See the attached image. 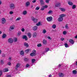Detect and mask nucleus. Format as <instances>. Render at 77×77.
I'll list each match as a JSON object with an SVG mask.
<instances>
[{
  "label": "nucleus",
  "instance_id": "nucleus-1",
  "mask_svg": "<svg viewBox=\"0 0 77 77\" xmlns=\"http://www.w3.org/2000/svg\"><path fill=\"white\" fill-rule=\"evenodd\" d=\"M65 14H62L60 15V17L58 19V21H59L60 22L62 21L63 20V17H65Z\"/></svg>",
  "mask_w": 77,
  "mask_h": 77
},
{
  "label": "nucleus",
  "instance_id": "nucleus-2",
  "mask_svg": "<svg viewBox=\"0 0 77 77\" xmlns=\"http://www.w3.org/2000/svg\"><path fill=\"white\" fill-rule=\"evenodd\" d=\"M9 7L11 9H15V4L14 3L11 4L9 5Z\"/></svg>",
  "mask_w": 77,
  "mask_h": 77
},
{
  "label": "nucleus",
  "instance_id": "nucleus-3",
  "mask_svg": "<svg viewBox=\"0 0 77 77\" xmlns=\"http://www.w3.org/2000/svg\"><path fill=\"white\" fill-rule=\"evenodd\" d=\"M36 50H33V52L30 54V55L31 56H36Z\"/></svg>",
  "mask_w": 77,
  "mask_h": 77
},
{
  "label": "nucleus",
  "instance_id": "nucleus-4",
  "mask_svg": "<svg viewBox=\"0 0 77 77\" xmlns=\"http://www.w3.org/2000/svg\"><path fill=\"white\" fill-rule=\"evenodd\" d=\"M40 6H41L44 5L45 2H44V0H40Z\"/></svg>",
  "mask_w": 77,
  "mask_h": 77
},
{
  "label": "nucleus",
  "instance_id": "nucleus-5",
  "mask_svg": "<svg viewBox=\"0 0 77 77\" xmlns=\"http://www.w3.org/2000/svg\"><path fill=\"white\" fill-rule=\"evenodd\" d=\"M46 19L48 21H51L52 20L53 18H52V17H47Z\"/></svg>",
  "mask_w": 77,
  "mask_h": 77
},
{
  "label": "nucleus",
  "instance_id": "nucleus-6",
  "mask_svg": "<svg viewBox=\"0 0 77 77\" xmlns=\"http://www.w3.org/2000/svg\"><path fill=\"white\" fill-rule=\"evenodd\" d=\"M8 42L9 43H11V44L12 43V42H13V39H12V38H9L8 40Z\"/></svg>",
  "mask_w": 77,
  "mask_h": 77
},
{
  "label": "nucleus",
  "instance_id": "nucleus-7",
  "mask_svg": "<svg viewBox=\"0 0 77 77\" xmlns=\"http://www.w3.org/2000/svg\"><path fill=\"white\" fill-rule=\"evenodd\" d=\"M69 42L72 44H74V41L72 39H70L69 40Z\"/></svg>",
  "mask_w": 77,
  "mask_h": 77
},
{
  "label": "nucleus",
  "instance_id": "nucleus-8",
  "mask_svg": "<svg viewBox=\"0 0 77 77\" xmlns=\"http://www.w3.org/2000/svg\"><path fill=\"white\" fill-rule=\"evenodd\" d=\"M2 24H5L6 22V19L5 18H2Z\"/></svg>",
  "mask_w": 77,
  "mask_h": 77
},
{
  "label": "nucleus",
  "instance_id": "nucleus-9",
  "mask_svg": "<svg viewBox=\"0 0 77 77\" xmlns=\"http://www.w3.org/2000/svg\"><path fill=\"white\" fill-rule=\"evenodd\" d=\"M59 9L61 11H62V12H65V11H66L65 9L62 8H59Z\"/></svg>",
  "mask_w": 77,
  "mask_h": 77
},
{
  "label": "nucleus",
  "instance_id": "nucleus-10",
  "mask_svg": "<svg viewBox=\"0 0 77 77\" xmlns=\"http://www.w3.org/2000/svg\"><path fill=\"white\" fill-rule=\"evenodd\" d=\"M32 29L33 30H34V31H36L38 29V26H35L33 27L32 28Z\"/></svg>",
  "mask_w": 77,
  "mask_h": 77
},
{
  "label": "nucleus",
  "instance_id": "nucleus-11",
  "mask_svg": "<svg viewBox=\"0 0 77 77\" xmlns=\"http://www.w3.org/2000/svg\"><path fill=\"white\" fill-rule=\"evenodd\" d=\"M15 28V26L14 25H13L10 26V29L11 30H14Z\"/></svg>",
  "mask_w": 77,
  "mask_h": 77
},
{
  "label": "nucleus",
  "instance_id": "nucleus-12",
  "mask_svg": "<svg viewBox=\"0 0 77 77\" xmlns=\"http://www.w3.org/2000/svg\"><path fill=\"white\" fill-rule=\"evenodd\" d=\"M30 2L28 1L25 4V5L26 7H28L30 5Z\"/></svg>",
  "mask_w": 77,
  "mask_h": 77
},
{
  "label": "nucleus",
  "instance_id": "nucleus-13",
  "mask_svg": "<svg viewBox=\"0 0 77 77\" xmlns=\"http://www.w3.org/2000/svg\"><path fill=\"white\" fill-rule=\"evenodd\" d=\"M22 38L23 39H25V41H27V39H28V38H27V37L25 35L23 36Z\"/></svg>",
  "mask_w": 77,
  "mask_h": 77
},
{
  "label": "nucleus",
  "instance_id": "nucleus-14",
  "mask_svg": "<svg viewBox=\"0 0 77 77\" xmlns=\"http://www.w3.org/2000/svg\"><path fill=\"white\" fill-rule=\"evenodd\" d=\"M68 4L70 6H72L73 5V3L71 1H69L68 2Z\"/></svg>",
  "mask_w": 77,
  "mask_h": 77
},
{
  "label": "nucleus",
  "instance_id": "nucleus-15",
  "mask_svg": "<svg viewBox=\"0 0 77 77\" xmlns=\"http://www.w3.org/2000/svg\"><path fill=\"white\" fill-rule=\"evenodd\" d=\"M36 25L37 26H42V24H41L40 22H39L38 23H36Z\"/></svg>",
  "mask_w": 77,
  "mask_h": 77
},
{
  "label": "nucleus",
  "instance_id": "nucleus-16",
  "mask_svg": "<svg viewBox=\"0 0 77 77\" xmlns=\"http://www.w3.org/2000/svg\"><path fill=\"white\" fill-rule=\"evenodd\" d=\"M27 35L29 38L32 37V33L30 32H28L27 33Z\"/></svg>",
  "mask_w": 77,
  "mask_h": 77
},
{
  "label": "nucleus",
  "instance_id": "nucleus-17",
  "mask_svg": "<svg viewBox=\"0 0 77 77\" xmlns=\"http://www.w3.org/2000/svg\"><path fill=\"white\" fill-rule=\"evenodd\" d=\"M27 14V11H23V15H26V14Z\"/></svg>",
  "mask_w": 77,
  "mask_h": 77
},
{
  "label": "nucleus",
  "instance_id": "nucleus-18",
  "mask_svg": "<svg viewBox=\"0 0 77 77\" xmlns=\"http://www.w3.org/2000/svg\"><path fill=\"white\" fill-rule=\"evenodd\" d=\"M21 32L20 31H19L17 33V35L18 36H20L21 35Z\"/></svg>",
  "mask_w": 77,
  "mask_h": 77
},
{
  "label": "nucleus",
  "instance_id": "nucleus-19",
  "mask_svg": "<svg viewBox=\"0 0 77 77\" xmlns=\"http://www.w3.org/2000/svg\"><path fill=\"white\" fill-rule=\"evenodd\" d=\"M17 40H18V39H17V38H14L13 39V42L14 41V42H17Z\"/></svg>",
  "mask_w": 77,
  "mask_h": 77
},
{
  "label": "nucleus",
  "instance_id": "nucleus-20",
  "mask_svg": "<svg viewBox=\"0 0 77 77\" xmlns=\"http://www.w3.org/2000/svg\"><path fill=\"white\" fill-rule=\"evenodd\" d=\"M43 44L46 45V44H47V41L46 40H43Z\"/></svg>",
  "mask_w": 77,
  "mask_h": 77
},
{
  "label": "nucleus",
  "instance_id": "nucleus-21",
  "mask_svg": "<svg viewBox=\"0 0 77 77\" xmlns=\"http://www.w3.org/2000/svg\"><path fill=\"white\" fill-rule=\"evenodd\" d=\"M59 76L60 77H63L64 76V74L62 73H59Z\"/></svg>",
  "mask_w": 77,
  "mask_h": 77
},
{
  "label": "nucleus",
  "instance_id": "nucleus-22",
  "mask_svg": "<svg viewBox=\"0 0 77 77\" xmlns=\"http://www.w3.org/2000/svg\"><path fill=\"white\" fill-rule=\"evenodd\" d=\"M24 46L27 47H29V45L28 44V43L26 42H25L24 43Z\"/></svg>",
  "mask_w": 77,
  "mask_h": 77
},
{
  "label": "nucleus",
  "instance_id": "nucleus-23",
  "mask_svg": "<svg viewBox=\"0 0 77 77\" xmlns=\"http://www.w3.org/2000/svg\"><path fill=\"white\" fill-rule=\"evenodd\" d=\"M37 36L36 32H34L33 33V37H35Z\"/></svg>",
  "mask_w": 77,
  "mask_h": 77
},
{
  "label": "nucleus",
  "instance_id": "nucleus-24",
  "mask_svg": "<svg viewBox=\"0 0 77 77\" xmlns=\"http://www.w3.org/2000/svg\"><path fill=\"white\" fill-rule=\"evenodd\" d=\"M60 6V3H58L55 4L56 7H59Z\"/></svg>",
  "mask_w": 77,
  "mask_h": 77
},
{
  "label": "nucleus",
  "instance_id": "nucleus-25",
  "mask_svg": "<svg viewBox=\"0 0 77 77\" xmlns=\"http://www.w3.org/2000/svg\"><path fill=\"white\" fill-rule=\"evenodd\" d=\"M9 71V69H4L3 70V72H7Z\"/></svg>",
  "mask_w": 77,
  "mask_h": 77
},
{
  "label": "nucleus",
  "instance_id": "nucleus-26",
  "mask_svg": "<svg viewBox=\"0 0 77 77\" xmlns=\"http://www.w3.org/2000/svg\"><path fill=\"white\" fill-rule=\"evenodd\" d=\"M20 64L19 63H18L16 65V68H17L20 67Z\"/></svg>",
  "mask_w": 77,
  "mask_h": 77
},
{
  "label": "nucleus",
  "instance_id": "nucleus-27",
  "mask_svg": "<svg viewBox=\"0 0 77 77\" xmlns=\"http://www.w3.org/2000/svg\"><path fill=\"white\" fill-rule=\"evenodd\" d=\"M52 27L53 29H55V28H56V25L55 24H54L52 25Z\"/></svg>",
  "mask_w": 77,
  "mask_h": 77
},
{
  "label": "nucleus",
  "instance_id": "nucleus-28",
  "mask_svg": "<svg viewBox=\"0 0 77 77\" xmlns=\"http://www.w3.org/2000/svg\"><path fill=\"white\" fill-rule=\"evenodd\" d=\"M76 8V5H74L72 6V9H75Z\"/></svg>",
  "mask_w": 77,
  "mask_h": 77
},
{
  "label": "nucleus",
  "instance_id": "nucleus-29",
  "mask_svg": "<svg viewBox=\"0 0 77 77\" xmlns=\"http://www.w3.org/2000/svg\"><path fill=\"white\" fill-rule=\"evenodd\" d=\"M6 37V35L5 34H3L2 36V38H5Z\"/></svg>",
  "mask_w": 77,
  "mask_h": 77
},
{
  "label": "nucleus",
  "instance_id": "nucleus-30",
  "mask_svg": "<svg viewBox=\"0 0 77 77\" xmlns=\"http://www.w3.org/2000/svg\"><path fill=\"white\" fill-rule=\"evenodd\" d=\"M72 73L74 74H77V71L75 70H74L73 71Z\"/></svg>",
  "mask_w": 77,
  "mask_h": 77
},
{
  "label": "nucleus",
  "instance_id": "nucleus-31",
  "mask_svg": "<svg viewBox=\"0 0 77 77\" xmlns=\"http://www.w3.org/2000/svg\"><path fill=\"white\" fill-rule=\"evenodd\" d=\"M20 54L21 55H24V51H20Z\"/></svg>",
  "mask_w": 77,
  "mask_h": 77
},
{
  "label": "nucleus",
  "instance_id": "nucleus-32",
  "mask_svg": "<svg viewBox=\"0 0 77 77\" xmlns=\"http://www.w3.org/2000/svg\"><path fill=\"white\" fill-rule=\"evenodd\" d=\"M65 28L66 29H69V27H68V25L66 24L65 25Z\"/></svg>",
  "mask_w": 77,
  "mask_h": 77
},
{
  "label": "nucleus",
  "instance_id": "nucleus-33",
  "mask_svg": "<svg viewBox=\"0 0 77 77\" xmlns=\"http://www.w3.org/2000/svg\"><path fill=\"white\" fill-rule=\"evenodd\" d=\"M45 9V7L44 6H42L41 8V11H44Z\"/></svg>",
  "mask_w": 77,
  "mask_h": 77
},
{
  "label": "nucleus",
  "instance_id": "nucleus-34",
  "mask_svg": "<svg viewBox=\"0 0 77 77\" xmlns=\"http://www.w3.org/2000/svg\"><path fill=\"white\" fill-rule=\"evenodd\" d=\"M64 45L66 48H67V47H69L68 44H67V43H65L64 44Z\"/></svg>",
  "mask_w": 77,
  "mask_h": 77
},
{
  "label": "nucleus",
  "instance_id": "nucleus-35",
  "mask_svg": "<svg viewBox=\"0 0 77 77\" xmlns=\"http://www.w3.org/2000/svg\"><path fill=\"white\" fill-rule=\"evenodd\" d=\"M47 32V31H46V30L45 29H44L43 30V33H44V34H45V33Z\"/></svg>",
  "mask_w": 77,
  "mask_h": 77
},
{
  "label": "nucleus",
  "instance_id": "nucleus-36",
  "mask_svg": "<svg viewBox=\"0 0 77 77\" xmlns=\"http://www.w3.org/2000/svg\"><path fill=\"white\" fill-rule=\"evenodd\" d=\"M52 13H53V11L51 10L49 11V12H48V14H52Z\"/></svg>",
  "mask_w": 77,
  "mask_h": 77
},
{
  "label": "nucleus",
  "instance_id": "nucleus-37",
  "mask_svg": "<svg viewBox=\"0 0 77 77\" xmlns=\"http://www.w3.org/2000/svg\"><path fill=\"white\" fill-rule=\"evenodd\" d=\"M29 51H30V49H28L25 50V52L26 53H27Z\"/></svg>",
  "mask_w": 77,
  "mask_h": 77
},
{
  "label": "nucleus",
  "instance_id": "nucleus-38",
  "mask_svg": "<svg viewBox=\"0 0 77 77\" xmlns=\"http://www.w3.org/2000/svg\"><path fill=\"white\" fill-rule=\"evenodd\" d=\"M21 20V17H18L17 19H16V21H19V20Z\"/></svg>",
  "mask_w": 77,
  "mask_h": 77
},
{
  "label": "nucleus",
  "instance_id": "nucleus-39",
  "mask_svg": "<svg viewBox=\"0 0 77 77\" xmlns=\"http://www.w3.org/2000/svg\"><path fill=\"white\" fill-rule=\"evenodd\" d=\"M35 19H36V18H35L33 17H31V20H32L33 21L35 20Z\"/></svg>",
  "mask_w": 77,
  "mask_h": 77
},
{
  "label": "nucleus",
  "instance_id": "nucleus-40",
  "mask_svg": "<svg viewBox=\"0 0 77 77\" xmlns=\"http://www.w3.org/2000/svg\"><path fill=\"white\" fill-rule=\"evenodd\" d=\"M37 46L38 47H41L42 46V44H38L37 45Z\"/></svg>",
  "mask_w": 77,
  "mask_h": 77
},
{
  "label": "nucleus",
  "instance_id": "nucleus-41",
  "mask_svg": "<svg viewBox=\"0 0 77 77\" xmlns=\"http://www.w3.org/2000/svg\"><path fill=\"white\" fill-rule=\"evenodd\" d=\"M45 51L46 52H48V51H49V48H46L45 49Z\"/></svg>",
  "mask_w": 77,
  "mask_h": 77
},
{
  "label": "nucleus",
  "instance_id": "nucleus-42",
  "mask_svg": "<svg viewBox=\"0 0 77 77\" xmlns=\"http://www.w3.org/2000/svg\"><path fill=\"white\" fill-rule=\"evenodd\" d=\"M36 60H35V59H33L32 60V63H34V62H35V61Z\"/></svg>",
  "mask_w": 77,
  "mask_h": 77
},
{
  "label": "nucleus",
  "instance_id": "nucleus-43",
  "mask_svg": "<svg viewBox=\"0 0 77 77\" xmlns=\"http://www.w3.org/2000/svg\"><path fill=\"white\" fill-rule=\"evenodd\" d=\"M1 63L2 65H3V64H4V62H3V60H2L1 61Z\"/></svg>",
  "mask_w": 77,
  "mask_h": 77
},
{
  "label": "nucleus",
  "instance_id": "nucleus-44",
  "mask_svg": "<svg viewBox=\"0 0 77 77\" xmlns=\"http://www.w3.org/2000/svg\"><path fill=\"white\" fill-rule=\"evenodd\" d=\"M50 0H45V2L46 3H49V1H50Z\"/></svg>",
  "mask_w": 77,
  "mask_h": 77
},
{
  "label": "nucleus",
  "instance_id": "nucleus-45",
  "mask_svg": "<svg viewBox=\"0 0 77 77\" xmlns=\"http://www.w3.org/2000/svg\"><path fill=\"white\" fill-rule=\"evenodd\" d=\"M34 23H37L38 21V19H35V20L33 21Z\"/></svg>",
  "mask_w": 77,
  "mask_h": 77
},
{
  "label": "nucleus",
  "instance_id": "nucleus-46",
  "mask_svg": "<svg viewBox=\"0 0 77 77\" xmlns=\"http://www.w3.org/2000/svg\"><path fill=\"white\" fill-rule=\"evenodd\" d=\"M48 39H49L50 40H51V37H50V36H48L47 37Z\"/></svg>",
  "mask_w": 77,
  "mask_h": 77
},
{
  "label": "nucleus",
  "instance_id": "nucleus-47",
  "mask_svg": "<svg viewBox=\"0 0 77 77\" xmlns=\"http://www.w3.org/2000/svg\"><path fill=\"white\" fill-rule=\"evenodd\" d=\"M28 60H29V59L27 58H25L24 59V61H28Z\"/></svg>",
  "mask_w": 77,
  "mask_h": 77
},
{
  "label": "nucleus",
  "instance_id": "nucleus-48",
  "mask_svg": "<svg viewBox=\"0 0 77 77\" xmlns=\"http://www.w3.org/2000/svg\"><path fill=\"white\" fill-rule=\"evenodd\" d=\"M29 66L30 65H29V64H27L26 65V68H28V67H29Z\"/></svg>",
  "mask_w": 77,
  "mask_h": 77
},
{
  "label": "nucleus",
  "instance_id": "nucleus-49",
  "mask_svg": "<svg viewBox=\"0 0 77 77\" xmlns=\"http://www.w3.org/2000/svg\"><path fill=\"white\" fill-rule=\"evenodd\" d=\"M63 35H66V31H64L63 32Z\"/></svg>",
  "mask_w": 77,
  "mask_h": 77
},
{
  "label": "nucleus",
  "instance_id": "nucleus-50",
  "mask_svg": "<svg viewBox=\"0 0 77 77\" xmlns=\"http://www.w3.org/2000/svg\"><path fill=\"white\" fill-rule=\"evenodd\" d=\"M21 30V31H22V32H24V31H25V29L23 28H22Z\"/></svg>",
  "mask_w": 77,
  "mask_h": 77
},
{
  "label": "nucleus",
  "instance_id": "nucleus-51",
  "mask_svg": "<svg viewBox=\"0 0 77 77\" xmlns=\"http://www.w3.org/2000/svg\"><path fill=\"white\" fill-rule=\"evenodd\" d=\"M7 64L8 65L10 66L11 65V62H8V63Z\"/></svg>",
  "mask_w": 77,
  "mask_h": 77
},
{
  "label": "nucleus",
  "instance_id": "nucleus-52",
  "mask_svg": "<svg viewBox=\"0 0 77 77\" xmlns=\"http://www.w3.org/2000/svg\"><path fill=\"white\" fill-rule=\"evenodd\" d=\"M36 0H33L32 1V2L33 3H36Z\"/></svg>",
  "mask_w": 77,
  "mask_h": 77
},
{
  "label": "nucleus",
  "instance_id": "nucleus-53",
  "mask_svg": "<svg viewBox=\"0 0 77 77\" xmlns=\"http://www.w3.org/2000/svg\"><path fill=\"white\" fill-rule=\"evenodd\" d=\"M39 7H37L35 8V10H39Z\"/></svg>",
  "mask_w": 77,
  "mask_h": 77
},
{
  "label": "nucleus",
  "instance_id": "nucleus-54",
  "mask_svg": "<svg viewBox=\"0 0 77 77\" xmlns=\"http://www.w3.org/2000/svg\"><path fill=\"white\" fill-rule=\"evenodd\" d=\"M2 71L0 70V77L2 75Z\"/></svg>",
  "mask_w": 77,
  "mask_h": 77
},
{
  "label": "nucleus",
  "instance_id": "nucleus-55",
  "mask_svg": "<svg viewBox=\"0 0 77 77\" xmlns=\"http://www.w3.org/2000/svg\"><path fill=\"white\" fill-rule=\"evenodd\" d=\"M11 59H12V57H9V58H8V60L9 61H11Z\"/></svg>",
  "mask_w": 77,
  "mask_h": 77
},
{
  "label": "nucleus",
  "instance_id": "nucleus-56",
  "mask_svg": "<svg viewBox=\"0 0 77 77\" xmlns=\"http://www.w3.org/2000/svg\"><path fill=\"white\" fill-rule=\"evenodd\" d=\"M13 13V11H11L10 12L9 14L11 15V14H12Z\"/></svg>",
  "mask_w": 77,
  "mask_h": 77
},
{
  "label": "nucleus",
  "instance_id": "nucleus-57",
  "mask_svg": "<svg viewBox=\"0 0 77 77\" xmlns=\"http://www.w3.org/2000/svg\"><path fill=\"white\" fill-rule=\"evenodd\" d=\"M65 39L63 38H61V41H64Z\"/></svg>",
  "mask_w": 77,
  "mask_h": 77
},
{
  "label": "nucleus",
  "instance_id": "nucleus-58",
  "mask_svg": "<svg viewBox=\"0 0 77 77\" xmlns=\"http://www.w3.org/2000/svg\"><path fill=\"white\" fill-rule=\"evenodd\" d=\"M45 8H47L48 7V5H45L44 6Z\"/></svg>",
  "mask_w": 77,
  "mask_h": 77
},
{
  "label": "nucleus",
  "instance_id": "nucleus-59",
  "mask_svg": "<svg viewBox=\"0 0 77 77\" xmlns=\"http://www.w3.org/2000/svg\"><path fill=\"white\" fill-rule=\"evenodd\" d=\"M12 77V76L11 75H8V77Z\"/></svg>",
  "mask_w": 77,
  "mask_h": 77
},
{
  "label": "nucleus",
  "instance_id": "nucleus-60",
  "mask_svg": "<svg viewBox=\"0 0 77 77\" xmlns=\"http://www.w3.org/2000/svg\"><path fill=\"white\" fill-rule=\"evenodd\" d=\"M61 66V65L60 64H59V66H57L58 68H60Z\"/></svg>",
  "mask_w": 77,
  "mask_h": 77
},
{
  "label": "nucleus",
  "instance_id": "nucleus-61",
  "mask_svg": "<svg viewBox=\"0 0 77 77\" xmlns=\"http://www.w3.org/2000/svg\"><path fill=\"white\" fill-rule=\"evenodd\" d=\"M2 4V1L0 0V5H1Z\"/></svg>",
  "mask_w": 77,
  "mask_h": 77
},
{
  "label": "nucleus",
  "instance_id": "nucleus-62",
  "mask_svg": "<svg viewBox=\"0 0 77 77\" xmlns=\"http://www.w3.org/2000/svg\"><path fill=\"white\" fill-rule=\"evenodd\" d=\"M2 33V31H0V35Z\"/></svg>",
  "mask_w": 77,
  "mask_h": 77
},
{
  "label": "nucleus",
  "instance_id": "nucleus-63",
  "mask_svg": "<svg viewBox=\"0 0 77 77\" xmlns=\"http://www.w3.org/2000/svg\"><path fill=\"white\" fill-rule=\"evenodd\" d=\"M51 76H52V75H50L49 76V77H51Z\"/></svg>",
  "mask_w": 77,
  "mask_h": 77
},
{
  "label": "nucleus",
  "instance_id": "nucleus-64",
  "mask_svg": "<svg viewBox=\"0 0 77 77\" xmlns=\"http://www.w3.org/2000/svg\"><path fill=\"white\" fill-rule=\"evenodd\" d=\"M75 38L76 39L77 38V35L75 36Z\"/></svg>",
  "mask_w": 77,
  "mask_h": 77
}]
</instances>
